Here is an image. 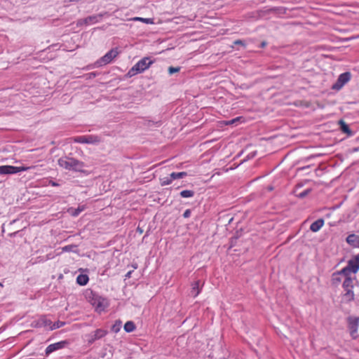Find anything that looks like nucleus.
I'll return each instance as SVG.
<instances>
[{"label":"nucleus","instance_id":"f257e3e1","mask_svg":"<svg viewBox=\"0 0 359 359\" xmlns=\"http://www.w3.org/2000/svg\"><path fill=\"white\" fill-rule=\"evenodd\" d=\"M58 165L66 170L75 172H83L85 164L76 158L63 156L58 159Z\"/></svg>","mask_w":359,"mask_h":359},{"label":"nucleus","instance_id":"f03ea898","mask_svg":"<svg viewBox=\"0 0 359 359\" xmlns=\"http://www.w3.org/2000/svg\"><path fill=\"white\" fill-rule=\"evenodd\" d=\"M355 280V276L352 274H347L344 276L342 283V287L345 291L344 297L348 301H351L354 298V293L353 291L354 283Z\"/></svg>","mask_w":359,"mask_h":359},{"label":"nucleus","instance_id":"7ed1b4c3","mask_svg":"<svg viewBox=\"0 0 359 359\" xmlns=\"http://www.w3.org/2000/svg\"><path fill=\"white\" fill-rule=\"evenodd\" d=\"M153 61L149 57H144L137 62L129 71L128 74L130 76H133L137 74L142 73L147 69Z\"/></svg>","mask_w":359,"mask_h":359},{"label":"nucleus","instance_id":"20e7f679","mask_svg":"<svg viewBox=\"0 0 359 359\" xmlns=\"http://www.w3.org/2000/svg\"><path fill=\"white\" fill-rule=\"evenodd\" d=\"M359 271V254L355 255L353 259L348 261L346 266L342 269V272L347 274L355 276Z\"/></svg>","mask_w":359,"mask_h":359},{"label":"nucleus","instance_id":"39448f33","mask_svg":"<svg viewBox=\"0 0 359 359\" xmlns=\"http://www.w3.org/2000/svg\"><path fill=\"white\" fill-rule=\"evenodd\" d=\"M35 166H13V165H1L0 175H11L15 174L22 171H27L29 169L34 168Z\"/></svg>","mask_w":359,"mask_h":359},{"label":"nucleus","instance_id":"423d86ee","mask_svg":"<svg viewBox=\"0 0 359 359\" xmlns=\"http://www.w3.org/2000/svg\"><path fill=\"white\" fill-rule=\"evenodd\" d=\"M74 142L81 144H96L100 142V138L97 135H82L74 138Z\"/></svg>","mask_w":359,"mask_h":359},{"label":"nucleus","instance_id":"0eeeda50","mask_svg":"<svg viewBox=\"0 0 359 359\" xmlns=\"http://www.w3.org/2000/svg\"><path fill=\"white\" fill-rule=\"evenodd\" d=\"M118 54L116 49H111L102 56L99 60L96 62L97 66L109 64L115 58Z\"/></svg>","mask_w":359,"mask_h":359},{"label":"nucleus","instance_id":"6e6552de","mask_svg":"<svg viewBox=\"0 0 359 359\" xmlns=\"http://www.w3.org/2000/svg\"><path fill=\"white\" fill-rule=\"evenodd\" d=\"M107 334V331L103 329H97L88 335V342L93 344L96 340L100 339Z\"/></svg>","mask_w":359,"mask_h":359},{"label":"nucleus","instance_id":"1a4fd4ad","mask_svg":"<svg viewBox=\"0 0 359 359\" xmlns=\"http://www.w3.org/2000/svg\"><path fill=\"white\" fill-rule=\"evenodd\" d=\"M348 329L351 336L355 339L357 337L358 328L359 325V319L357 318L350 317L348 319Z\"/></svg>","mask_w":359,"mask_h":359},{"label":"nucleus","instance_id":"9d476101","mask_svg":"<svg viewBox=\"0 0 359 359\" xmlns=\"http://www.w3.org/2000/svg\"><path fill=\"white\" fill-rule=\"evenodd\" d=\"M351 79V74L345 72L339 75L337 82L333 85L332 88L335 90L341 89Z\"/></svg>","mask_w":359,"mask_h":359},{"label":"nucleus","instance_id":"9b49d317","mask_svg":"<svg viewBox=\"0 0 359 359\" xmlns=\"http://www.w3.org/2000/svg\"><path fill=\"white\" fill-rule=\"evenodd\" d=\"M345 276H346V274L342 272V269L333 273L331 278L332 285L337 287L341 283H343Z\"/></svg>","mask_w":359,"mask_h":359},{"label":"nucleus","instance_id":"f8f14e48","mask_svg":"<svg viewBox=\"0 0 359 359\" xmlns=\"http://www.w3.org/2000/svg\"><path fill=\"white\" fill-rule=\"evenodd\" d=\"M65 341H62L55 344H50L46 349V354L49 355L57 350L62 348L65 346Z\"/></svg>","mask_w":359,"mask_h":359},{"label":"nucleus","instance_id":"ddd939ff","mask_svg":"<svg viewBox=\"0 0 359 359\" xmlns=\"http://www.w3.org/2000/svg\"><path fill=\"white\" fill-rule=\"evenodd\" d=\"M101 18V15H92L89 16L85 19H81L79 21V25L86 24V25H92L96 23L99 21V19Z\"/></svg>","mask_w":359,"mask_h":359},{"label":"nucleus","instance_id":"4468645a","mask_svg":"<svg viewBox=\"0 0 359 359\" xmlns=\"http://www.w3.org/2000/svg\"><path fill=\"white\" fill-rule=\"evenodd\" d=\"M52 324L53 323L51 320L46 318V317H41L36 321L37 327L48 328L50 330Z\"/></svg>","mask_w":359,"mask_h":359},{"label":"nucleus","instance_id":"2eb2a0df","mask_svg":"<svg viewBox=\"0 0 359 359\" xmlns=\"http://www.w3.org/2000/svg\"><path fill=\"white\" fill-rule=\"evenodd\" d=\"M346 242L354 248L359 247V236L355 234H350L346 239Z\"/></svg>","mask_w":359,"mask_h":359},{"label":"nucleus","instance_id":"dca6fc26","mask_svg":"<svg viewBox=\"0 0 359 359\" xmlns=\"http://www.w3.org/2000/svg\"><path fill=\"white\" fill-rule=\"evenodd\" d=\"M324 223L323 219H318L311 224L310 230L313 232H317L323 226Z\"/></svg>","mask_w":359,"mask_h":359},{"label":"nucleus","instance_id":"f3484780","mask_svg":"<svg viewBox=\"0 0 359 359\" xmlns=\"http://www.w3.org/2000/svg\"><path fill=\"white\" fill-rule=\"evenodd\" d=\"M200 285H201V283H200L199 280L196 281L195 283H194L192 284V287H191V294L194 297H196L200 293V290H201Z\"/></svg>","mask_w":359,"mask_h":359},{"label":"nucleus","instance_id":"a211bd4d","mask_svg":"<svg viewBox=\"0 0 359 359\" xmlns=\"http://www.w3.org/2000/svg\"><path fill=\"white\" fill-rule=\"evenodd\" d=\"M88 276L86 274H79L76 278V283L80 285H86L88 282Z\"/></svg>","mask_w":359,"mask_h":359},{"label":"nucleus","instance_id":"6ab92c4d","mask_svg":"<svg viewBox=\"0 0 359 359\" xmlns=\"http://www.w3.org/2000/svg\"><path fill=\"white\" fill-rule=\"evenodd\" d=\"M135 328L136 326L133 321H127L124 325V330L126 332H132Z\"/></svg>","mask_w":359,"mask_h":359},{"label":"nucleus","instance_id":"aec40b11","mask_svg":"<svg viewBox=\"0 0 359 359\" xmlns=\"http://www.w3.org/2000/svg\"><path fill=\"white\" fill-rule=\"evenodd\" d=\"M130 20L140 21V22H144L146 24H150V25L154 23V20L152 18H140V17H135V18H131Z\"/></svg>","mask_w":359,"mask_h":359},{"label":"nucleus","instance_id":"412c9836","mask_svg":"<svg viewBox=\"0 0 359 359\" xmlns=\"http://www.w3.org/2000/svg\"><path fill=\"white\" fill-rule=\"evenodd\" d=\"M339 124L340 125V128L343 133L351 134L348 126L343 120H340L339 121Z\"/></svg>","mask_w":359,"mask_h":359},{"label":"nucleus","instance_id":"4be33fe9","mask_svg":"<svg viewBox=\"0 0 359 359\" xmlns=\"http://www.w3.org/2000/svg\"><path fill=\"white\" fill-rule=\"evenodd\" d=\"M170 175L172 180H175L177 179H181L184 177H186L187 175V173L186 172H172Z\"/></svg>","mask_w":359,"mask_h":359},{"label":"nucleus","instance_id":"5701e85b","mask_svg":"<svg viewBox=\"0 0 359 359\" xmlns=\"http://www.w3.org/2000/svg\"><path fill=\"white\" fill-rule=\"evenodd\" d=\"M194 191H193L191 190H183L180 192V196L182 198H191V197L194 196Z\"/></svg>","mask_w":359,"mask_h":359},{"label":"nucleus","instance_id":"b1692460","mask_svg":"<svg viewBox=\"0 0 359 359\" xmlns=\"http://www.w3.org/2000/svg\"><path fill=\"white\" fill-rule=\"evenodd\" d=\"M122 327V323L121 320H116L115 322V323L113 325L112 327H111V330L115 332V333H117L120 331L121 328Z\"/></svg>","mask_w":359,"mask_h":359},{"label":"nucleus","instance_id":"393cba45","mask_svg":"<svg viewBox=\"0 0 359 359\" xmlns=\"http://www.w3.org/2000/svg\"><path fill=\"white\" fill-rule=\"evenodd\" d=\"M160 180H161V184L162 186L170 184L172 183V182L173 181L170 175L169 177H165L161 178Z\"/></svg>","mask_w":359,"mask_h":359},{"label":"nucleus","instance_id":"a878e982","mask_svg":"<svg viewBox=\"0 0 359 359\" xmlns=\"http://www.w3.org/2000/svg\"><path fill=\"white\" fill-rule=\"evenodd\" d=\"M84 210V207H79L77 209H72L70 212L71 215L76 217L78 216L82 211Z\"/></svg>","mask_w":359,"mask_h":359},{"label":"nucleus","instance_id":"bb28decb","mask_svg":"<svg viewBox=\"0 0 359 359\" xmlns=\"http://www.w3.org/2000/svg\"><path fill=\"white\" fill-rule=\"evenodd\" d=\"M64 325H65L64 322L57 321L52 324L51 330L60 328V327H62Z\"/></svg>","mask_w":359,"mask_h":359},{"label":"nucleus","instance_id":"cd10ccee","mask_svg":"<svg viewBox=\"0 0 359 359\" xmlns=\"http://www.w3.org/2000/svg\"><path fill=\"white\" fill-rule=\"evenodd\" d=\"M180 70V67H170L168 68V73L170 74H172L174 73L178 72Z\"/></svg>","mask_w":359,"mask_h":359},{"label":"nucleus","instance_id":"c85d7f7f","mask_svg":"<svg viewBox=\"0 0 359 359\" xmlns=\"http://www.w3.org/2000/svg\"><path fill=\"white\" fill-rule=\"evenodd\" d=\"M240 119H241V117H236L233 119L226 121V125H231V124L236 123L238 122Z\"/></svg>","mask_w":359,"mask_h":359},{"label":"nucleus","instance_id":"c756f323","mask_svg":"<svg viewBox=\"0 0 359 359\" xmlns=\"http://www.w3.org/2000/svg\"><path fill=\"white\" fill-rule=\"evenodd\" d=\"M310 192V189H306L302 192H301L299 194V198H304Z\"/></svg>","mask_w":359,"mask_h":359},{"label":"nucleus","instance_id":"7c9ffc66","mask_svg":"<svg viewBox=\"0 0 359 359\" xmlns=\"http://www.w3.org/2000/svg\"><path fill=\"white\" fill-rule=\"evenodd\" d=\"M190 215H191V210H189V209L186 210L184 211V214H183V217H184V218H188V217H190Z\"/></svg>","mask_w":359,"mask_h":359},{"label":"nucleus","instance_id":"2f4dec72","mask_svg":"<svg viewBox=\"0 0 359 359\" xmlns=\"http://www.w3.org/2000/svg\"><path fill=\"white\" fill-rule=\"evenodd\" d=\"M95 76H96V74L95 72H90L87 74V78H88V79L95 78Z\"/></svg>","mask_w":359,"mask_h":359},{"label":"nucleus","instance_id":"473e14b6","mask_svg":"<svg viewBox=\"0 0 359 359\" xmlns=\"http://www.w3.org/2000/svg\"><path fill=\"white\" fill-rule=\"evenodd\" d=\"M234 44H238V45L239 44V45H243V46L244 43L241 40H236V41H234Z\"/></svg>","mask_w":359,"mask_h":359},{"label":"nucleus","instance_id":"72a5a7b5","mask_svg":"<svg viewBox=\"0 0 359 359\" xmlns=\"http://www.w3.org/2000/svg\"><path fill=\"white\" fill-rule=\"evenodd\" d=\"M72 248L71 245H67L62 248L63 251H69Z\"/></svg>","mask_w":359,"mask_h":359},{"label":"nucleus","instance_id":"f704fd0d","mask_svg":"<svg viewBox=\"0 0 359 359\" xmlns=\"http://www.w3.org/2000/svg\"><path fill=\"white\" fill-rule=\"evenodd\" d=\"M50 184L52 185L53 187H57V186H59V184L57 182H53V181H50Z\"/></svg>","mask_w":359,"mask_h":359},{"label":"nucleus","instance_id":"c9c22d12","mask_svg":"<svg viewBox=\"0 0 359 359\" xmlns=\"http://www.w3.org/2000/svg\"><path fill=\"white\" fill-rule=\"evenodd\" d=\"M132 271H128L126 274V278H130L131 277V274H132Z\"/></svg>","mask_w":359,"mask_h":359},{"label":"nucleus","instance_id":"e433bc0d","mask_svg":"<svg viewBox=\"0 0 359 359\" xmlns=\"http://www.w3.org/2000/svg\"><path fill=\"white\" fill-rule=\"evenodd\" d=\"M266 46V42H262L261 44L262 47H264Z\"/></svg>","mask_w":359,"mask_h":359},{"label":"nucleus","instance_id":"4c0bfd02","mask_svg":"<svg viewBox=\"0 0 359 359\" xmlns=\"http://www.w3.org/2000/svg\"><path fill=\"white\" fill-rule=\"evenodd\" d=\"M133 267L134 269H137V264H133Z\"/></svg>","mask_w":359,"mask_h":359},{"label":"nucleus","instance_id":"58836bf2","mask_svg":"<svg viewBox=\"0 0 359 359\" xmlns=\"http://www.w3.org/2000/svg\"><path fill=\"white\" fill-rule=\"evenodd\" d=\"M137 231H140V233H142V230L140 229L139 227L137 228Z\"/></svg>","mask_w":359,"mask_h":359},{"label":"nucleus","instance_id":"ea45409f","mask_svg":"<svg viewBox=\"0 0 359 359\" xmlns=\"http://www.w3.org/2000/svg\"><path fill=\"white\" fill-rule=\"evenodd\" d=\"M0 286L3 287V284L1 283H0Z\"/></svg>","mask_w":359,"mask_h":359}]
</instances>
